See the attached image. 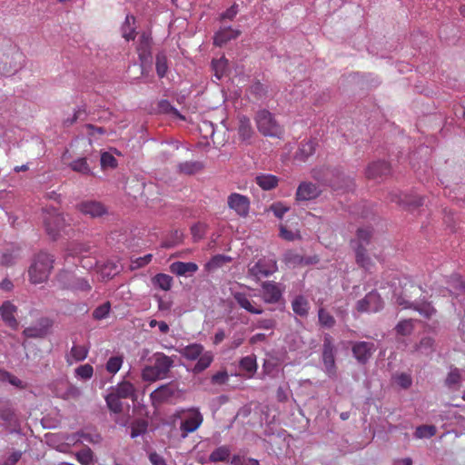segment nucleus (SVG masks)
<instances>
[{
    "label": "nucleus",
    "mask_w": 465,
    "mask_h": 465,
    "mask_svg": "<svg viewBox=\"0 0 465 465\" xmlns=\"http://www.w3.org/2000/svg\"><path fill=\"white\" fill-rule=\"evenodd\" d=\"M153 364L146 365L142 370V379L147 382H154L168 377L171 369L174 366L176 356H168L163 352L153 353Z\"/></svg>",
    "instance_id": "nucleus-1"
},
{
    "label": "nucleus",
    "mask_w": 465,
    "mask_h": 465,
    "mask_svg": "<svg viewBox=\"0 0 465 465\" xmlns=\"http://www.w3.org/2000/svg\"><path fill=\"white\" fill-rule=\"evenodd\" d=\"M178 353L187 361H197L190 371L199 374L208 369L213 361V353L205 351L201 343H190L186 346L176 349Z\"/></svg>",
    "instance_id": "nucleus-2"
},
{
    "label": "nucleus",
    "mask_w": 465,
    "mask_h": 465,
    "mask_svg": "<svg viewBox=\"0 0 465 465\" xmlns=\"http://www.w3.org/2000/svg\"><path fill=\"white\" fill-rule=\"evenodd\" d=\"M54 259L45 252L37 253L28 269L29 281L33 284L45 282L53 269Z\"/></svg>",
    "instance_id": "nucleus-3"
},
{
    "label": "nucleus",
    "mask_w": 465,
    "mask_h": 465,
    "mask_svg": "<svg viewBox=\"0 0 465 465\" xmlns=\"http://www.w3.org/2000/svg\"><path fill=\"white\" fill-rule=\"evenodd\" d=\"M371 235L372 231L369 227L359 228L355 239L351 241L352 248L355 251L356 262L366 271H369L372 265L365 249V246L370 243Z\"/></svg>",
    "instance_id": "nucleus-4"
},
{
    "label": "nucleus",
    "mask_w": 465,
    "mask_h": 465,
    "mask_svg": "<svg viewBox=\"0 0 465 465\" xmlns=\"http://www.w3.org/2000/svg\"><path fill=\"white\" fill-rule=\"evenodd\" d=\"M175 416L181 421L180 430L183 439L196 431L203 421V416L198 408L180 409L176 411Z\"/></svg>",
    "instance_id": "nucleus-5"
},
{
    "label": "nucleus",
    "mask_w": 465,
    "mask_h": 465,
    "mask_svg": "<svg viewBox=\"0 0 465 465\" xmlns=\"http://www.w3.org/2000/svg\"><path fill=\"white\" fill-rule=\"evenodd\" d=\"M43 224L47 235L56 240L61 232L66 226V220L64 214L60 213L54 207H46L42 212Z\"/></svg>",
    "instance_id": "nucleus-6"
},
{
    "label": "nucleus",
    "mask_w": 465,
    "mask_h": 465,
    "mask_svg": "<svg viewBox=\"0 0 465 465\" xmlns=\"http://www.w3.org/2000/svg\"><path fill=\"white\" fill-rule=\"evenodd\" d=\"M259 132L264 136L281 138L283 134L282 127L275 120L273 114L268 110H261L255 116Z\"/></svg>",
    "instance_id": "nucleus-7"
},
{
    "label": "nucleus",
    "mask_w": 465,
    "mask_h": 465,
    "mask_svg": "<svg viewBox=\"0 0 465 465\" xmlns=\"http://www.w3.org/2000/svg\"><path fill=\"white\" fill-rule=\"evenodd\" d=\"M24 62V54L14 46L0 58V74L5 76L12 75L23 66Z\"/></svg>",
    "instance_id": "nucleus-8"
},
{
    "label": "nucleus",
    "mask_w": 465,
    "mask_h": 465,
    "mask_svg": "<svg viewBox=\"0 0 465 465\" xmlns=\"http://www.w3.org/2000/svg\"><path fill=\"white\" fill-rule=\"evenodd\" d=\"M335 353L336 349L331 336L330 334H325L322 344V361L324 372L331 379H335L337 376Z\"/></svg>",
    "instance_id": "nucleus-9"
},
{
    "label": "nucleus",
    "mask_w": 465,
    "mask_h": 465,
    "mask_svg": "<svg viewBox=\"0 0 465 465\" xmlns=\"http://www.w3.org/2000/svg\"><path fill=\"white\" fill-rule=\"evenodd\" d=\"M278 270L277 261L274 255L260 258L249 268V274L257 280L268 277Z\"/></svg>",
    "instance_id": "nucleus-10"
},
{
    "label": "nucleus",
    "mask_w": 465,
    "mask_h": 465,
    "mask_svg": "<svg viewBox=\"0 0 465 465\" xmlns=\"http://www.w3.org/2000/svg\"><path fill=\"white\" fill-rule=\"evenodd\" d=\"M383 308V301L376 291H371L357 302V310L361 312H377Z\"/></svg>",
    "instance_id": "nucleus-11"
},
{
    "label": "nucleus",
    "mask_w": 465,
    "mask_h": 465,
    "mask_svg": "<svg viewBox=\"0 0 465 465\" xmlns=\"http://www.w3.org/2000/svg\"><path fill=\"white\" fill-rule=\"evenodd\" d=\"M228 207L240 217H246L250 211V199L238 193H232L227 198Z\"/></svg>",
    "instance_id": "nucleus-12"
},
{
    "label": "nucleus",
    "mask_w": 465,
    "mask_h": 465,
    "mask_svg": "<svg viewBox=\"0 0 465 465\" xmlns=\"http://www.w3.org/2000/svg\"><path fill=\"white\" fill-rule=\"evenodd\" d=\"M375 350V344L370 341H356L351 347L353 357L361 364L368 362Z\"/></svg>",
    "instance_id": "nucleus-13"
},
{
    "label": "nucleus",
    "mask_w": 465,
    "mask_h": 465,
    "mask_svg": "<svg viewBox=\"0 0 465 465\" xmlns=\"http://www.w3.org/2000/svg\"><path fill=\"white\" fill-rule=\"evenodd\" d=\"M59 281L64 283V287L80 292H89L91 285L86 279L75 278L69 272L59 274Z\"/></svg>",
    "instance_id": "nucleus-14"
},
{
    "label": "nucleus",
    "mask_w": 465,
    "mask_h": 465,
    "mask_svg": "<svg viewBox=\"0 0 465 465\" xmlns=\"http://www.w3.org/2000/svg\"><path fill=\"white\" fill-rule=\"evenodd\" d=\"M320 187L311 182H302L299 184L296 191V200L299 202L311 201L321 194Z\"/></svg>",
    "instance_id": "nucleus-15"
},
{
    "label": "nucleus",
    "mask_w": 465,
    "mask_h": 465,
    "mask_svg": "<svg viewBox=\"0 0 465 465\" xmlns=\"http://www.w3.org/2000/svg\"><path fill=\"white\" fill-rule=\"evenodd\" d=\"M282 295L279 283L272 281H266L262 284V297L266 303L278 302Z\"/></svg>",
    "instance_id": "nucleus-16"
},
{
    "label": "nucleus",
    "mask_w": 465,
    "mask_h": 465,
    "mask_svg": "<svg viewBox=\"0 0 465 465\" xmlns=\"http://www.w3.org/2000/svg\"><path fill=\"white\" fill-rule=\"evenodd\" d=\"M232 296L237 304L246 312L252 314H262L263 312V310L260 306H255L251 302L250 299L252 295L250 293L240 291H233L232 292Z\"/></svg>",
    "instance_id": "nucleus-17"
},
{
    "label": "nucleus",
    "mask_w": 465,
    "mask_h": 465,
    "mask_svg": "<svg viewBox=\"0 0 465 465\" xmlns=\"http://www.w3.org/2000/svg\"><path fill=\"white\" fill-rule=\"evenodd\" d=\"M80 213L92 218L101 217L107 213L105 206L97 201H84L77 205Z\"/></svg>",
    "instance_id": "nucleus-18"
},
{
    "label": "nucleus",
    "mask_w": 465,
    "mask_h": 465,
    "mask_svg": "<svg viewBox=\"0 0 465 465\" xmlns=\"http://www.w3.org/2000/svg\"><path fill=\"white\" fill-rule=\"evenodd\" d=\"M17 307L10 301H5L0 306V316L3 322L10 328L16 330L18 322L15 318Z\"/></svg>",
    "instance_id": "nucleus-19"
},
{
    "label": "nucleus",
    "mask_w": 465,
    "mask_h": 465,
    "mask_svg": "<svg viewBox=\"0 0 465 465\" xmlns=\"http://www.w3.org/2000/svg\"><path fill=\"white\" fill-rule=\"evenodd\" d=\"M175 388L168 383L159 386L150 394V399L153 405H157L167 401L175 394Z\"/></svg>",
    "instance_id": "nucleus-20"
},
{
    "label": "nucleus",
    "mask_w": 465,
    "mask_h": 465,
    "mask_svg": "<svg viewBox=\"0 0 465 465\" xmlns=\"http://www.w3.org/2000/svg\"><path fill=\"white\" fill-rule=\"evenodd\" d=\"M52 322L48 318H42L35 326L27 327L23 333L28 338H42L46 335Z\"/></svg>",
    "instance_id": "nucleus-21"
},
{
    "label": "nucleus",
    "mask_w": 465,
    "mask_h": 465,
    "mask_svg": "<svg viewBox=\"0 0 465 465\" xmlns=\"http://www.w3.org/2000/svg\"><path fill=\"white\" fill-rule=\"evenodd\" d=\"M389 197H390V200L391 202H395L398 204L403 205V206L418 207V206L423 205V203H424V198L423 197H420V196H418V195L408 196L406 194H402V193H398V192H391V193H390Z\"/></svg>",
    "instance_id": "nucleus-22"
},
{
    "label": "nucleus",
    "mask_w": 465,
    "mask_h": 465,
    "mask_svg": "<svg viewBox=\"0 0 465 465\" xmlns=\"http://www.w3.org/2000/svg\"><path fill=\"white\" fill-rule=\"evenodd\" d=\"M390 164L385 161L373 162L366 169V176L369 179L382 178L390 173Z\"/></svg>",
    "instance_id": "nucleus-23"
},
{
    "label": "nucleus",
    "mask_w": 465,
    "mask_h": 465,
    "mask_svg": "<svg viewBox=\"0 0 465 465\" xmlns=\"http://www.w3.org/2000/svg\"><path fill=\"white\" fill-rule=\"evenodd\" d=\"M239 35L240 31L232 26L221 27L214 35L213 44L217 46H223L229 41L237 38Z\"/></svg>",
    "instance_id": "nucleus-24"
},
{
    "label": "nucleus",
    "mask_w": 465,
    "mask_h": 465,
    "mask_svg": "<svg viewBox=\"0 0 465 465\" xmlns=\"http://www.w3.org/2000/svg\"><path fill=\"white\" fill-rule=\"evenodd\" d=\"M198 270V265L195 262H174L170 265L171 272L176 274L177 276H184L187 277L196 272Z\"/></svg>",
    "instance_id": "nucleus-25"
},
{
    "label": "nucleus",
    "mask_w": 465,
    "mask_h": 465,
    "mask_svg": "<svg viewBox=\"0 0 465 465\" xmlns=\"http://www.w3.org/2000/svg\"><path fill=\"white\" fill-rule=\"evenodd\" d=\"M111 391L122 399H136L135 387L133 383L127 381H123L115 386L111 387Z\"/></svg>",
    "instance_id": "nucleus-26"
},
{
    "label": "nucleus",
    "mask_w": 465,
    "mask_h": 465,
    "mask_svg": "<svg viewBox=\"0 0 465 465\" xmlns=\"http://www.w3.org/2000/svg\"><path fill=\"white\" fill-rule=\"evenodd\" d=\"M238 119V134L240 139L246 143H251L254 132L250 118L245 115H240Z\"/></svg>",
    "instance_id": "nucleus-27"
},
{
    "label": "nucleus",
    "mask_w": 465,
    "mask_h": 465,
    "mask_svg": "<svg viewBox=\"0 0 465 465\" xmlns=\"http://www.w3.org/2000/svg\"><path fill=\"white\" fill-rule=\"evenodd\" d=\"M316 143L314 140L310 139L302 141L297 152L295 153V159L298 161L305 162L310 156L315 153Z\"/></svg>",
    "instance_id": "nucleus-28"
},
{
    "label": "nucleus",
    "mask_w": 465,
    "mask_h": 465,
    "mask_svg": "<svg viewBox=\"0 0 465 465\" xmlns=\"http://www.w3.org/2000/svg\"><path fill=\"white\" fill-rule=\"evenodd\" d=\"M88 349L83 345H74L70 352L66 355V361L69 365L82 361L86 359Z\"/></svg>",
    "instance_id": "nucleus-29"
},
{
    "label": "nucleus",
    "mask_w": 465,
    "mask_h": 465,
    "mask_svg": "<svg viewBox=\"0 0 465 465\" xmlns=\"http://www.w3.org/2000/svg\"><path fill=\"white\" fill-rule=\"evenodd\" d=\"M255 181L262 190L269 191L278 185L279 179L273 174L262 173L256 176Z\"/></svg>",
    "instance_id": "nucleus-30"
},
{
    "label": "nucleus",
    "mask_w": 465,
    "mask_h": 465,
    "mask_svg": "<svg viewBox=\"0 0 465 465\" xmlns=\"http://www.w3.org/2000/svg\"><path fill=\"white\" fill-rule=\"evenodd\" d=\"M292 311L301 317H306L310 305L305 297L302 295L296 296L292 302Z\"/></svg>",
    "instance_id": "nucleus-31"
},
{
    "label": "nucleus",
    "mask_w": 465,
    "mask_h": 465,
    "mask_svg": "<svg viewBox=\"0 0 465 465\" xmlns=\"http://www.w3.org/2000/svg\"><path fill=\"white\" fill-rule=\"evenodd\" d=\"M173 277L165 273H157L153 279L152 282L154 287L163 291H169L173 286Z\"/></svg>",
    "instance_id": "nucleus-32"
},
{
    "label": "nucleus",
    "mask_w": 465,
    "mask_h": 465,
    "mask_svg": "<svg viewBox=\"0 0 465 465\" xmlns=\"http://www.w3.org/2000/svg\"><path fill=\"white\" fill-rule=\"evenodd\" d=\"M203 168V163L199 161H186L178 164V169L185 174H194Z\"/></svg>",
    "instance_id": "nucleus-33"
},
{
    "label": "nucleus",
    "mask_w": 465,
    "mask_h": 465,
    "mask_svg": "<svg viewBox=\"0 0 465 465\" xmlns=\"http://www.w3.org/2000/svg\"><path fill=\"white\" fill-rule=\"evenodd\" d=\"M121 400L122 398L112 391L105 397V401L109 410L114 413H120L123 410V403Z\"/></svg>",
    "instance_id": "nucleus-34"
},
{
    "label": "nucleus",
    "mask_w": 465,
    "mask_h": 465,
    "mask_svg": "<svg viewBox=\"0 0 465 465\" xmlns=\"http://www.w3.org/2000/svg\"><path fill=\"white\" fill-rule=\"evenodd\" d=\"M240 368L242 371H245L248 374L252 375L256 372L257 370V362L254 355H248L241 359Z\"/></svg>",
    "instance_id": "nucleus-35"
},
{
    "label": "nucleus",
    "mask_w": 465,
    "mask_h": 465,
    "mask_svg": "<svg viewBox=\"0 0 465 465\" xmlns=\"http://www.w3.org/2000/svg\"><path fill=\"white\" fill-rule=\"evenodd\" d=\"M134 22V16L127 15L125 21L122 25V35L126 41L134 39V28L132 24Z\"/></svg>",
    "instance_id": "nucleus-36"
},
{
    "label": "nucleus",
    "mask_w": 465,
    "mask_h": 465,
    "mask_svg": "<svg viewBox=\"0 0 465 465\" xmlns=\"http://www.w3.org/2000/svg\"><path fill=\"white\" fill-rule=\"evenodd\" d=\"M228 66V60L225 57H221L216 60H213L212 67L214 71V76L217 80L222 79Z\"/></svg>",
    "instance_id": "nucleus-37"
},
{
    "label": "nucleus",
    "mask_w": 465,
    "mask_h": 465,
    "mask_svg": "<svg viewBox=\"0 0 465 465\" xmlns=\"http://www.w3.org/2000/svg\"><path fill=\"white\" fill-rule=\"evenodd\" d=\"M411 307L425 318H430L436 312L433 306L426 302L411 303Z\"/></svg>",
    "instance_id": "nucleus-38"
},
{
    "label": "nucleus",
    "mask_w": 465,
    "mask_h": 465,
    "mask_svg": "<svg viewBox=\"0 0 465 465\" xmlns=\"http://www.w3.org/2000/svg\"><path fill=\"white\" fill-rule=\"evenodd\" d=\"M436 432V427L433 425H420L416 428L414 436L416 439H429L433 437Z\"/></svg>",
    "instance_id": "nucleus-39"
},
{
    "label": "nucleus",
    "mask_w": 465,
    "mask_h": 465,
    "mask_svg": "<svg viewBox=\"0 0 465 465\" xmlns=\"http://www.w3.org/2000/svg\"><path fill=\"white\" fill-rule=\"evenodd\" d=\"M124 362V357L121 355L112 356L108 359L105 369L111 374H115L119 371Z\"/></svg>",
    "instance_id": "nucleus-40"
},
{
    "label": "nucleus",
    "mask_w": 465,
    "mask_h": 465,
    "mask_svg": "<svg viewBox=\"0 0 465 465\" xmlns=\"http://www.w3.org/2000/svg\"><path fill=\"white\" fill-rule=\"evenodd\" d=\"M230 456V450L226 446H221L216 448L210 454V460L213 462L225 461Z\"/></svg>",
    "instance_id": "nucleus-41"
},
{
    "label": "nucleus",
    "mask_w": 465,
    "mask_h": 465,
    "mask_svg": "<svg viewBox=\"0 0 465 465\" xmlns=\"http://www.w3.org/2000/svg\"><path fill=\"white\" fill-rule=\"evenodd\" d=\"M318 318L321 326L324 328L330 329L333 327V325L335 324V320L333 316L323 308H321L318 311Z\"/></svg>",
    "instance_id": "nucleus-42"
},
{
    "label": "nucleus",
    "mask_w": 465,
    "mask_h": 465,
    "mask_svg": "<svg viewBox=\"0 0 465 465\" xmlns=\"http://www.w3.org/2000/svg\"><path fill=\"white\" fill-rule=\"evenodd\" d=\"M168 71L167 57L163 53L156 55V73L160 78H163Z\"/></svg>",
    "instance_id": "nucleus-43"
},
{
    "label": "nucleus",
    "mask_w": 465,
    "mask_h": 465,
    "mask_svg": "<svg viewBox=\"0 0 465 465\" xmlns=\"http://www.w3.org/2000/svg\"><path fill=\"white\" fill-rule=\"evenodd\" d=\"M70 167L74 172L80 173L82 174H90L91 173V169H90L85 158H78V159L73 161L70 163Z\"/></svg>",
    "instance_id": "nucleus-44"
},
{
    "label": "nucleus",
    "mask_w": 465,
    "mask_h": 465,
    "mask_svg": "<svg viewBox=\"0 0 465 465\" xmlns=\"http://www.w3.org/2000/svg\"><path fill=\"white\" fill-rule=\"evenodd\" d=\"M0 380L2 381H7L13 386L19 389H24L25 387V384L23 381H21L16 376L5 371H0Z\"/></svg>",
    "instance_id": "nucleus-45"
},
{
    "label": "nucleus",
    "mask_w": 465,
    "mask_h": 465,
    "mask_svg": "<svg viewBox=\"0 0 465 465\" xmlns=\"http://www.w3.org/2000/svg\"><path fill=\"white\" fill-rule=\"evenodd\" d=\"M11 116L10 103L5 95L0 91V119L9 120Z\"/></svg>",
    "instance_id": "nucleus-46"
},
{
    "label": "nucleus",
    "mask_w": 465,
    "mask_h": 465,
    "mask_svg": "<svg viewBox=\"0 0 465 465\" xmlns=\"http://www.w3.org/2000/svg\"><path fill=\"white\" fill-rule=\"evenodd\" d=\"M434 340L430 337H424L417 346V351L423 354H430L433 351Z\"/></svg>",
    "instance_id": "nucleus-47"
},
{
    "label": "nucleus",
    "mask_w": 465,
    "mask_h": 465,
    "mask_svg": "<svg viewBox=\"0 0 465 465\" xmlns=\"http://www.w3.org/2000/svg\"><path fill=\"white\" fill-rule=\"evenodd\" d=\"M93 374L94 368L88 363L80 365L75 369V376L82 380H89L93 377Z\"/></svg>",
    "instance_id": "nucleus-48"
},
{
    "label": "nucleus",
    "mask_w": 465,
    "mask_h": 465,
    "mask_svg": "<svg viewBox=\"0 0 465 465\" xmlns=\"http://www.w3.org/2000/svg\"><path fill=\"white\" fill-rule=\"evenodd\" d=\"M110 309V302H104V304L94 309V311L93 312V317L96 320L105 319L109 315Z\"/></svg>",
    "instance_id": "nucleus-49"
},
{
    "label": "nucleus",
    "mask_w": 465,
    "mask_h": 465,
    "mask_svg": "<svg viewBox=\"0 0 465 465\" xmlns=\"http://www.w3.org/2000/svg\"><path fill=\"white\" fill-rule=\"evenodd\" d=\"M412 330H413L412 320H402V321L399 322V323L396 325L397 332L401 335L411 334Z\"/></svg>",
    "instance_id": "nucleus-50"
},
{
    "label": "nucleus",
    "mask_w": 465,
    "mask_h": 465,
    "mask_svg": "<svg viewBox=\"0 0 465 465\" xmlns=\"http://www.w3.org/2000/svg\"><path fill=\"white\" fill-rule=\"evenodd\" d=\"M100 163L102 168H114L117 165V161L115 157L112 153L107 152H104L101 154Z\"/></svg>",
    "instance_id": "nucleus-51"
},
{
    "label": "nucleus",
    "mask_w": 465,
    "mask_h": 465,
    "mask_svg": "<svg viewBox=\"0 0 465 465\" xmlns=\"http://www.w3.org/2000/svg\"><path fill=\"white\" fill-rule=\"evenodd\" d=\"M9 120H3L0 119V147L5 143H11L12 138L9 134V131L7 130L5 124Z\"/></svg>",
    "instance_id": "nucleus-52"
},
{
    "label": "nucleus",
    "mask_w": 465,
    "mask_h": 465,
    "mask_svg": "<svg viewBox=\"0 0 465 465\" xmlns=\"http://www.w3.org/2000/svg\"><path fill=\"white\" fill-rule=\"evenodd\" d=\"M77 460L82 465H91L93 463V452L90 449L83 450L76 454Z\"/></svg>",
    "instance_id": "nucleus-53"
},
{
    "label": "nucleus",
    "mask_w": 465,
    "mask_h": 465,
    "mask_svg": "<svg viewBox=\"0 0 465 465\" xmlns=\"http://www.w3.org/2000/svg\"><path fill=\"white\" fill-rule=\"evenodd\" d=\"M250 92L256 98L261 99L266 95L267 89L264 84L260 82H256L251 85Z\"/></svg>",
    "instance_id": "nucleus-54"
},
{
    "label": "nucleus",
    "mask_w": 465,
    "mask_h": 465,
    "mask_svg": "<svg viewBox=\"0 0 465 465\" xmlns=\"http://www.w3.org/2000/svg\"><path fill=\"white\" fill-rule=\"evenodd\" d=\"M158 106L161 112L172 114L182 118L179 111L174 106H173L169 101L162 100L159 102Z\"/></svg>",
    "instance_id": "nucleus-55"
},
{
    "label": "nucleus",
    "mask_w": 465,
    "mask_h": 465,
    "mask_svg": "<svg viewBox=\"0 0 465 465\" xmlns=\"http://www.w3.org/2000/svg\"><path fill=\"white\" fill-rule=\"evenodd\" d=\"M231 259L228 256L218 254L213 256L206 264L209 269H213L222 266L224 262H229Z\"/></svg>",
    "instance_id": "nucleus-56"
},
{
    "label": "nucleus",
    "mask_w": 465,
    "mask_h": 465,
    "mask_svg": "<svg viewBox=\"0 0 465 465\" xmlns=\"http://www.w3.org/2000/svg\"><path fill=\"white\" fill-rule=\"evenodd\" d=\"M395 380L397 384L403 389H408L412 383L411 375L407 373H401L397 375Z\"/></svg>",
    "instance_id": "nucleus-57"
},
{
    "label": "nucleus",
    "mask_w": 465,
    "mask_h": 465,
    "mask_svg": "<svg viewBox=\"0 0 465 465\" xmlns=\"http://www.w3.org/2000/svg\"><path fill=\"white\" fill-rule=\"evenodd\" d=\"M280 236L286 241H294L300 238V234L297 232L289 231L286 227H280Z\"/></svg>",
    "instance_id": "nucleus-58"
},
{
    "label": "nucleus",
    "mask_w": 465,
    "mask_h": 465,
    "mask_svg": "<svg viewBox=\"0 0 465 465\" xmlns=\"http://www.w3.org/2000/svg\"><path fill=\"white\" fill-rule=\"evenodd\" d=\"M460 373L458 369L451 370L446 379V383L451 387L458 384L460 381Z\"/></svg>",
    "instance_id": "nucleus-59"
},
{
    "label": "nucleus",
    "mask_w": 465,
    "mask_h": 465,
    "mask_svg": "<svg viewBox=\"0 0 465 465\" xmlns=\"http://www.w3.org/2000/svg\"><path fill=\"white\" fill-rule=\"evenodd\" d=\"M239 12V7L237 4H233L231 7H229L225 12L221 14V20H232Z\"/></svg>",
    "instance_id": "nucleus-60"
},
{
    "label": "nucleus",
    "mask_w": 465,
    "mask_h": 465,
    "mask_svg": "<svg viewBox=\"0 0 465 465\" xmlns=\"http://www.w3.org/2000/svg\"><path fill=\"white\" fill-rule=\"evenodd\" d=\"M271 211L273 213V214L277 217V218H282V216L288 212L289 208L284 206L282 203H273L272 206H271Z\"/></svg>",
    "instance_id": "nucleus-61"
},
{
    "label": "nucleus",
    "mask_w": 465,
    "mask_h": 465,
    "mask_svg": "<svg viewBox=\"0 0 465 465\" xmlns=\"http://www.w3.org/2000/svg\"><path fill=\"white\" fill-rule=\"evenodd\" d=\"M0 420L5 424H12L15 420V414L10 409L0 410Z\"/></svg>",
    "instance_id": "nucleus-62"
},
{
    "label": "nucleus",
    "mask_w": 465,
    "mask_h": 465,
    "mask_svg": "<svg viewBox=\"0 0 465 465\" xmlns=\"http://www.w3.org/2000/svg\"><path fill=\"white\" fill-rule=\"evenodd\" d=\"M22 457V451H13L5 460L4 465H15Z\"/></svg>",
    "instance_id": "nucleus-63"
},
{
    "label": "nucleus",
    "mask_w": 465,
    "mask_h": 465,
    "mask_svg": "<svg viewBox=\"0 0 465 465\" xmlns=\"http://www.w3.org/2000/svg\"><path fill=\"white\" fill-rule=\"evenodd\" d=\"M149 460L153 465H167L164 459L156 452L149 454Z\"/></svg>",
    "instance_id": "nucleus-64"
}]
</instances>
